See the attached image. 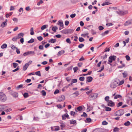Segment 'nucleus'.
I'll return each mask as SVG.
<instances>
[{
  "instance_id": "obj_46",
  "label": "nucleus",
  "mask_w": 132,
  "mask_h": 132,
  "mask_svg": "<svg viewBox=\"0 0 132 132\" xmlns=\"http://www.w3.org/2000/svg\"><path fill=\"white\" fill-rule=\"evenodd\" d=\"M109 96H106L105 98V100L106 101L109 102Z\"/></svg>"
},
{
  "instance_id": "obj_16",
  "label": "nucleus",
  "mask_w": 132,
  "mask_h": 132,
  "mask_svg": "<svg viewBox=\"0 0 132 132\" xmlns=\"http://www.w3.org/2000/svg\"><path fill=\"white\" fill-rule=\"evenodd\" d=\"M5 106L3 105H0V112L2 111L5 109Z\"/></svg>"
},
{
  "instance_id": "obj_36",
  "label": "nucleus",
  "mask_w": 132,
  "mask_h": 132,
  "mask_svg": "<svg viewBox=\"0 0 132 132\" xmlns=\"http://www.w3.org/2000/svg\"><path fill=\"white\" fill-rule=\"evenodd\" d=\"M82 108L81 106L78 107L77 108V110L79 111H81L82 110Z\"/></svg>"
},
{
  "instance_id": "obj_60",
  "label": "nucleus",
  "mask_w": 132,
  "mask_h": 132,
  "mask_svg": "<svg viewBox=\"0 0 132 132\" xmlns=\"http://www.w3.org/2000/svg\"><path fill=\"white\" fill-rule=\"evenodd\" d=\"M106 26H110L113 25V24L112 23H106Z\"/></svg>"
},
{
  "instance_id": "obj_45",
  "label": "nucleus",
  "mask_w": 132,
  "mask_h": 132,
  "mask_svg": "<svg viewBox=\"0 0 132 132\" xmlns=\"http://www.w3.org/2000/svg\"><path fill=\"white\" fill-rule=\"evenodd\" d=\"M84 46V45L83 44H79L78 46V47L79 48H82Z\"/></svg>"
},
{
  "instance_id": "obj_34",
  "label": "nucleus",
  "mask_w": 132,
  "mask_h": 132,
  "mask_svg": "<svg viewBox=\"0 0 132 132\" xmlns=\"http://www.w3.org/2000/svg\"><path fill=\"white\" fill-rule=\"evenodd\" d=\"M35 73L36 75L38 76H41L40 71H38L36 72Z\"/></svg>"
},
{
  "instance_id": "obj_25",
  "label": "nucleus",
  "mask_w": 132,
  "mask_h": 132,
  "mask_svg": "<svg viewBox=\"0 0 132 132\" xmlns=\"http://www.w3.org/2000/svg\"><path fill=\"white\" fill-rule=\"evenodd\" d=\"M111 4L109 2H107L103 3L102 4V6H105L106 5H108Z\"/></svg>"
},
{
  "instance_id": "obj_52",
  "label": "nucleus",
  "mask_w": 132,
  "mask_h": 132,
  "mask_svg": "<svg viewBox=\"0 0 132 132\" xmlns=\"http://www.w3.org/2000/svg\"><path fill=\"white\" fill-rule=\"evenodd\" d=\"M81 116L86 117L87 116V114L85 112H84L83 113V114L81 115Z\"/></svg>"
},
{
  "instance_id": "obj_47",
  "label": "nucleus",
  "mask_w": 132,
  "mask_h": 132,
  "mask_svg": "<svg viewBox=\"0 0 132 132\" xmlns=\"http://www.w3.org/2000/svg\"><path fill=\"white\" fill-rule=\"evenodd\" d=\"M54 127H56L55 129V131H58L60 130L59 127L58 126H54Z\"/></svg>"
},
{
  "instance_id": "obj_13",
  "label": "nucleus",
  "mask_w": 132,
  "mask_h": 132,
  "mask_svg": "<svg viewBox=\"0 0 132 132\" xmlns=\"http://www.w3.org/2000/svg\"><path fill=\"white\" fill-rule=\"evenodd\" d=\"M65 52L64 50H62L61 51H59L57 53V55L58 56H60L61 55L63 54Z\"/></svg>"
},
{
  "instance_id": "obj_53",
  "label": "nucleus",
  "mask_w": 132,
  "mask_h": 132,
  "mask_svg": "<svg viewBox=\"0 0 132 132\" xmlns=\"http://www.w3.org/2000/svg\"><path fill=\"white\" fill-rule=\"evenodd\" d=\"M122 104V102H120L117 104V106L119 107L120 106H121Z\"/></svg>"
},
{
  "instance_id": "obj_44",
  "label": "nucleus",
  "mask_w": 132,
  "mask_h": 132,
  "mask_svg": "<svg viewBox=\"0 0 132 132\" xmlns=\"http://www.w3.org/2000/svg\"><path fill=\"white\" fill-rule=\"evenodd\" d=\"M85 78L84 77H80L79 78V80L81 81H83L84 80Z\"/></svg>"
},
{
  "instance_id": "obj_20",
  "label": "nucleus",
  "mask_w": 132,
  "mask_h": 132,
  "mask_svg": "<svg viewBox=\"0 0 132 132\" xmlns=\"http://www.w3.org/2000/svg\"><path fill=\"white\" fill-rule=\"evenodd\" d=\"M56 42V39H50L49 41V43H55Z\"/></svg>"
},
{
  "instance_id": "obj_33",
  "label": "nucleus",
  "mask_w": 132,
  "mask_h": 132,
  "mask_svg": "<svg viewBox=\"0 0 132 132\" xmlns=\"http://www.w3.org/2000/svg\"><path fill=\"white\" fill-rule=\"evenodd\" d=\"M72 95H75V97H76L77 96H78L79 95V92L78 91H76L74 93H73L72 94Z\"/></svg>"
},
{
  "instance_id": "obj_19",
  "label": "nucleus",
  "mask_w": 132,
  "mask_h": 132,
  "mask_svg": "<svg viewBox=\"0 0 132 132\" xmlns=\"http://www.w3.org/2000/svg\"><path fill=\"white\" fill-rule=\"evenodd\" d=\"M7 45L6 44H4L1 46V48L2 49H4L7 48Z\"/></svg>"
},
{
  "instance_id": "obj_12",
  "label": "nucleus",
  "mask_w": 132,
  "mask_h": 132,
  "mask_svg": "<svg viewBox=\"0 0 132 132\" xmlns=\"http://www.w3.org/2000/svg\"><path fill=\"white\" fill-rule=\"evenodd\" d=\"M24 35V34L22 32H21L17 36L18 38L19 39L20 38H21L22 37H23Z\"/></svg>"
},
{
  "instance_id": "obj_42",
  "label": "nucleus",
  "mask_w": 132,
  "mask_h": 132,
  "mask_svg": "<svg viewBox=\"0 0 132 132\" xmlns=\"http://www.w3.org/2000/svg\"><path fill=\"white\" fill-rule=\"evenodd\" d=\"M14 68H15L18 65V64L16 63H13L12 64Z\"/></svg>"
},
{
  "instance_id": "obj_1",
  "label": "nucleus",
  "mask_w": 132,
  "mask_h": 132,
  "mask_svg": "<svg viewBox=\"0 0 132 132\" xmlns=\"http://www.w3.org/2000/svg\"><path fill=\"white\" fill-rule=\"evenodd\" d=\"M7 100V97L5 94L3 92H0V100L2 102H4Z\"/></svg>"
},
{
  "instance_id": "obj_6",
  "label": "nucleus",
  "mask_w": 132,
  "mask_h": 132,
  "mask_svg": "<svg viewBox=\"0 0 132 132\" xmlns=\"http://www.w3.org/2000/svg\"><path fill=\"white\" fill-rule=\"evenodd\" d=\"M116 12L117 14L120 15H122L127 14L128 13V12L127 11H121L119 10L118 11H117Z\"/></svg>"
},
{
  "instance_id": "obj_3",
  "label": "nucleus",
  "mask_w": 132,
  "mask_h": 132,
  "mask_svg": "<svg viewBox=\"0 0 132 132\" xmlns=\"http://www.w3.org/2000/svg\"><path fill=\"white\" fill-rule=\"evenodd\" d=\"M116 58V56L114 55H112L110 56L109 57L108 62V63L110 65H111L110 63L112 62L113 61H115Z\"/></svg>"
},
{
  "instance_id": "obj_21",
  "label": "nucleus",
  "mask_w": 132,
  "mask_h": 132,
  "mask_svg": "<svg viewBox=\"0 0 132 132\" xmlns=\"http://www.w3.org/2000/svg\"><path fill=\"white\" fill-rule=\"evenodd\" d=\"M122 74L123 77L125 78L126 77L128 76V74L127 72L125 71H124V72L122 73Z\"/></svg>"
},
{
  "instance_id": "obj_26",
  "label": "nucleus",
  "mask_w": 132,
  "mask_h": 132,
  "mask_svg": "<svg viewBox=\"0 0 132 132\" xmlns=\"http://www.w3.org/2000/svg\"><path fill=\"white\" fill-rule=\"evenodd\" d=\"M57 29L58 28L56 26L53 27L52 28V30L54 32H56V30H57Z\"/></svg>"
},
{
  "instance_id": "obj_30",
  "label": "nucleus",
  "mask_w": 132,
  "mask_h": 132,
  "mask_svg": "<svg viewBox=\"0 0 132 132\" xmlns=\"http://www.w3.org/2000/svg\"><path fill=\"white\" fill-rule=\"evenodd\" d=\"M130 124V122L129 121H127L126 122H125L124 125H125L127 126L129 125Z\"/></svg>"
},
{
  "instance_id": "obj_31",
  "label": "nucleus",
  "mask_w": 132,
  "mask_h": 132,
  "mask_svg": "<svg viewBox=\"0 0 132 132\" xmlns=\"http://www.w3.org/2000/svg\"><path fill=\"white\" fill-rule=\"evenodd\" d=\"M105 110L106 111H110L111 110V108L108 107H105Z\"/></svg>"
},
{
  "instance_id": "obj_38",
  "label": "nucleus",
  "mask_w": 132,
  "mask_h": 132,
  "mask_svg": "<svg viewBox=\"0 0 132 132\" xmlns=\"http://www.w3.org/2000/svg\"><path fill=\"white\" fill-rule=\"evenodd\" d=\"M88 35V32L87 33L85 34H82L81 35V36L83 37H85L86 36H87Z\"/></svg>"
},
{
  "instance_id": "obj_8",
  "label": "nucleus",
  "mask_w": 132,
  "mask_h": 132,
  "mask_svg": "<svg viewBox=\"0 0 132 132\" xmlns=\"http://www.w3.org/2000/svg\"><path fill=\"white\" fill-rule=\"evenodd\" d=\"M115 105L114 103L111 100H109L108 103V105L111 107H113Z\"/></svg>"
},
{
  "instance_id": "obj_58",
  "label": "nucleus",
  "mask_w": 132,
  "mask_h": 132,
  "mask_svg": "<svg viewBox=\"0 0 132 132\" xmlns=\"http://www.w3.org/2000/svg\"><path fill=\"white\" fill-rule=\"evenodd\" d=\"M102 124L103 125H106L108 124V122L105 121H104L102 122Z\"/></svg>"
},
{
  "instance_id": "obj_64",
  "label": "nucleus",
  "mask_w": 132,
  "mask_h": 132,
  "mask_svg": "<svg viewBox=\"0 0 132 132\" xmlns=\"http://www.w3.org/2000/svg\"><path fill=\"white\" fill-rule=\"evenodd\" d=\"M98 29L100 30H101L104 29V27L102 26H100L98 27Z\"/></svg>"
},
{
  "instance_id": "obj_23",
  "label": "nucleus",
  "mask_w": 132,
  "mask_h": 132,
  "mask_svg": "<svg viewBox=\"0 0 132 132\" xmlns=\"http://www.w3.org/2000/svg\"><path fill=\"white\" fill-rule=\"evenodd\" d=\"M109 31L108 30H106L104 32L101 34V35L102 36H104L105 35L108 34L109 33Z\"/></svg>"
},
{
  "instance_id": "obj_57",
  "label": "nucleus",
  "mask_w": 132,
  "mask_h": 132,
  "mask_svg": "<svg viewBox=\"0 0 132 132\" xmlns=\"http://www.w3.org/2000/svg\"><path fill=\"white\" fill-rule=\"evenodd\" d=\"M125 57L127 61H129L130 60V57L128 55H126Z\"/></svg>"
},
{
  "instance_id": "obj_49",
  "label": "nucleus",
  "mask_w": 132,
  "mask_h": 132,
  "mask_svg": "<svg viewBox=\"0 0 132 132\" xmlns=\"http://www.w3.org/2000/svg\"><path fill=\"white\" fill-rule=\"evenodd\" d=\"M39 41H41L43 39V37L41 36L38 37H37Z\"/></svg>"
},
{
  "instance_id": "obj_63",
  "label": "nucleus",
  "mask_w": 132,
  "mask_h": 132,
  "mask_svg": "<svg viewBox=\"0 0 132 132\" xmlns=\"http://www.w3.org/2000/svg\"><path fill=\"white\" fill-rule=\"evenodd\" d=\"M66 80L68 81L69 82L71 80V79L70 77H68L66 78Z\"/></svg>"
},
{
  "instance_id": "obj_61",
  "label": "nucleus",
  "mask_w": 132,
  "mask_h": 132,
  "mask_svg": "<svg viewBox=\"0 0 132 132\" xmlns=\"http://www.w3.org/2000/svg\"><path fill=\"white\" fill-rule=\"evenodd\" d=\"M43 1L42 0H41L39 1V2H38L37 3V5L38 6H39L40 4H42L43 3Z\"/></svg>"
},
{
  "instance_id": "obj_55",
  "label": "nucleus",
  "mask_w": 132,
  "mask_h": 132,
  "mask_svg": "<svg viewBox=\"0 0 132 132\" xmlns=\"http://www.w3.org/2000/svg\"><path fill=\"white\" fill-rule=\"evenodd\" d=\"M73 70L75 72H76L78 70V68L77 67H75L73 68Z\"/></svg>"
},
{
  "instance_id": "obj_43",
  "label": "nucleus",
  "mask_w": 132,
  "mask_h": 132,
  "mask_svg": "<svg viewBox=\"0 0 132 132\" xmlns=\"http://www.w3.org/2000/svg\"><path fill=\"white\" fill-rule=\"evenodd\" d=\"M119 130V128L117 127H115L113 129V131L114 132H117Z\"/></svg>"
},
{
  "instance_id": "obj_48",
  "label": "nucleus",
  "mask_w": 132,
  "mask_h": 132,
  "mask_svg": "<svg viewBox=\"0 0 132 132\" xmlns=\"http://www.w3.org/2000/svg\"><path fill=\"white\" fill-rule=\"evenodd\" d=\"M18 39L17 37V36L14 37L12 39V40L14 41L15 42L17 40V39Z\"/></svg>"
},
{
  "instance_id": "obj_29",
  "label": "nucleus",
  "mask_w": 132,
  "mask_h": 132,
  "mask_svg": "<svg viewBox=\"0 0 132 132\" xmlns=\"http://www.w3.org/2000/svg\"><path fill=\"white\" fill-rule=\"evenodd\" d=\"M76 122V121L74 120H70V123L71 124H74Z\"/></svg>"
},
{
  "instance_id": "obj_18",
  "label": "nucleus",
  "mask_w": 132,
  "mask_h": 132,
  "mask_svg": "<svg viewBox=\"0 0 132 132\" xmlns=\"http://www.w3.org/2000/svg\"><path fill=\"white\" fill-rule=\"evenodd\" d=\"M58 24L61 27H62L63 26V23L61 22L60 21H58Z\"/></svg>"
},
{
  "instance_id": "obj_5",
  "label": "nucleus",
  "mask_w": 132,
  "mask_h": 132,
  "mask_svg": "<svg viewBox=\"0 0 132 132\" xmlns=\"http://www.w3.org/2000/svg\"><path fill=\"white\" fill-rule=\"evenodd\" d=\"M124 114V111L122 110L117 111L116 112V116H120Z\"/></svg>"
},
{
  "instance_id": "obj_2",
  "label": "nucleus",
  "mask_w": 132,
  "mask_h": 132,
  "mask_svg": "<svg viewBox=\"0 0 132 132\" xmlns=\"http://www.w3.org/2000/svg\"><path fill=\"white\" fill-rule=\"evenodd\" d=\"M73 29H64L61 31V32L64 34H67L71 33L73 32Z\"/></svg>"
},
{
  "instance_id": "obj_10",
  "label": "nucleus",
  "mask_w": 132,
  "mask_h": 132,
  "mask_svg": "<svg viewBox=\"0 0 132 132\" xmlns=\"http://www.w3.org/2000/svg\"><path fill=\"white\" fill-rule=\"evenodd\" d=\"M117 82L115 81L114 82L111 83L110 85V87L112 88H114L116 87Z\"/></svg>"
},
{
  "instance_id": "obj_62",
  "label": "nucleus",
  "mask_w": 132,
  "mask_h": 132,
  "mask_svg": "<svg viewBox=\"0 0 132 132\" xmlns=\"http://www.w3.org/2000/svg\"><path fill=\"white\" fill-rule=\"evenodd\" d=\"M59 91L58 89H56L55 90L54 92V93L55 94H56L58 93H59Z\"/></svg>"
},
{
  "instance_id": "obj_32",
  "label": "nucleus",
  "mask_w": 132,
  "mask_h": 132,
  "mask_svg": "<svg viewBox=\"0 0 132 132\" xmlns=\"http://www.w3.org/2000/svg\"><path fill=\"white\" fill-rule=\"evenodd\" d=\"M79 40L80 42H82L85 41V39L82 37H79Z\"/></svg>"
},
{
  "instance_id": "obj_7",
  "label": "nucleus",
  "mask_w": 132,
  "mask_h": 132,
  "mask_svg": "<svg viewBox=\"0 0 132 132\" xmlns=\"http://www.w3.org/2000/svg\"><path fill=\"white\" fill-rule=\"evenodd\" d=\"M35 54L34 51H28L24 53H23V55L24 56H26L28 55L32 54V55H34Z\"/></svg>"
},
{
  "instance_id": "obj_14",
  "label": "nucleus",
  "mask_w": 132,
  "mask_h": 132,
  "mask_svg": "<svg viewBox=\"0 0 132 132\" xmlns=\"http://www.w3.org/2000/svg\"><path fill=\"white\" fill-rule=\"evenodd\" d=\"M93 78L90 76L87 77V82H91Z\"/></svg>"
},
{
  "instance_id": "obj_56",
  "label": "nucleus",
  "mask_w": 132,
  "mask_h": 132,
  "mask_svg": "<svg viewBox=\"0 0 132 132\" xmlns=\"http://www.w3.org/2000/svg\"><path fill=\"white\" fill-rule=\"evenodd\" d=\"M66 41V42L70 44L71 43L70 39L69 38L67 39Z\"/></svg>"
},
{
  "instance_id": "obj_35",
  "label": "nucleus",
  "mask_w": 132,
  "mask_h": 132,
  "mask_svg": "<svg viewBox=\"0 0 132 132\" xmlns=\"http://www.w3.org/2000/svg\"><path fill=\"white\" fill-rule=\"evenodd\" d=\"M34 40L33 38H31L30 40L28 41V43H30L34 42Z\"/></svg>"
},
{
  "instance_id": "obj_4",
  "label": "nucleus",
  "mask_w": 132,
  "mask_h": 132,
  "mask_svg": "<svg viewBox=\"0 0 132 132\" xmlns=\"http://www.w3.org/2000/svg\"><path fill=\"white\" fill-rule=\"evenodd\" d=\"M65 99V96L63 95H61L59 96L57 98V102H61L63 101Z\"/></svg>"
},
{
  "instance_id": "obj_28",
  "label": "nucleus",
  "mask_w": 132,
  "mask_h": 132,
  "mask_svg": "<svg viewBox=\"0 0 132 132\" xmlns=\"http://www.w3.org/2000/svg\"><path fill=\"white\" fill-rule=\"evenodd\" d=\"M33 30L34 29L33 27L31 28L30 29V34L31 35H33L34 34V32Z\"/></svg>"
},
{
  "instance_id": "obj_24",
  "label": "nucleus",
  "mask_w": 132,
  "mask_h": 132,
  "mask_svg": "<svg viewBox=\"0 0 132 132\" xmlns=\"http://www.w3.org/2000/svg\"><path fill=\"white\" fill-rule=\"evenodd\" d=\"M6 22L4 21L2 23V24H1V26L3 28L6 26Z\"/></svg>"
},
{
  "instance_id": "obj_22",
  "label": "nucleus",
  "mask_w": 132,
  "mask_h": 132,
  "mask_svg": "<svg viewBox=\"0 0 132 132\" xmlns=\"http://www.w3.org/2000/svg\"><path fill=\"white\" fill-rule=\"evenodd\" d=\"M61 125H60V127L61 128L62 130H63V128L65 127V125L64 123H60Z\"/></svg>"
},
{
  "instance_id": "obj_41",
  "label": "nucleus",
  "mask_w": 132,
  "mask_h": 132,
  "mask_svg": "<svg viewBox=\"0 0 132 132\" xmlns=\"http://www.w3.org/2000/svg\"><path fill=\"white\" fill-rule=\"evenodd\" d=\"M86 122H91V119L90 118H87L86 119Z\"/></svg>"
},
{
  "instance_id": "obj_39",
  "label": "nucleus",
  "mask_w": 132,
  "mask_h": 132,
  "mask_svg": "<svg viewBox=\"0 0 132 132\" xmlns=\"http://www.w3.org/2000/svg\"><path fill=\"white\" fill-rule=\"evenodd\" d=\"M41 92L43 96H45L46 95V93L45 90H42Z\"/></svg>"
},
{
  "instance_id": "obj_11",
  "label": "nucleus",
  "mask_w": 132,
  "mask_h": 132,
  "mask_svg": "<svg viewBox=\"0 0 132 132\" xmlns=\"http://www.w3.org/2000/svg\"><path fill=\"white\" fill-rule=\"evenodd\" d=\"M12 95L14 97L16 98L18 97V93L16 92H12L11 93Z\"/></svg>"
},
{
  "instance_id": "obj_40",
  "label": "nucleus",
  "mask_w": 132,
  "mask_h": 132,
  "mask_svg": "<svg viewBox=\"0 0 132 132\" xmlns=\"http://www.w3.org/2000/svg\"><path fill=\"white\" fill-rule=\"evenodd\" d=\"M23 95L24 96V97L25 98H27L29 96L28 94L27 93H24L23 94Z\"/></svg>"
},
{
  "instance_id": "obj_54",
  "label": "nucleus",
  "mask_w": 132,
  "mask_h": 132,
  "mask_svg": "<svg viewBox=\"0 0 132 132\" xmlns=\"http://www.w3.org/2000/svg\"><path fill=\"white\" fill-rule=\"evenodd\" d=\"M39 48L40 50H43V49L44 46L43 45H40L39 46Z\"/></svg>"
},
{
  "instance_id": "obj_51",
  "label": "nucleus",
  "mask_w": 132,
  "mask_h": 132,
  "mask_svg": "<svg viewBox=\"0 0 132 132\" xmlns=\"http://www.w3.org/2000/svg\"><path fill=\"white\" fill-rule=\"evenodd\" d=\"M70 114L71 116H75V112L73 111H71L70 113Z\"/></svg>"
},
{
  "instance_id": "obj_59",
  "label": "nucleus",
  "mask_w": 132,
  "mask_h": 132,
  "mask_svg": "<svg viewBox=\"0 0 132 132\" xmlns=\"http://www.w3.org/2000/svg\"><path fill=\"white\" fill-rule=\"evenodd\" d=\"M124 82V80H122L121 81H120L119 83V85H121L122 84H123Z\"/></svg>"
},
{
  "instance_id": "obj_9",
  "label": "nucleus",
  "mask_w": 132,
  "mask_h": 132,
  "mask_svg": "<svg viewBox=\"0 0 132 132\" xmlns=\"http://www.w3.org/2000/svg\"><path fill=\"white\" fill-rule=\"evenodd\" d=\"M132 23V20H128L126 21L124 24L125 26H127Z\"/></svg>"
},
{
  "instance_id": "obj_37",
  "label": "nucleus",
  "mask_w": 132,
  "mask_h": 132,
  "mask_svg": "<svg viewBox=\"0 0 132 132\" xmlns=\"http://www.w3.org/2000/svg\"><path fill=\"white\" fill-rule=\"evenodd\" d=\"M47 25H43L41 27V29L42 30H43L45 29L47 27Z\"/></svg>"
},
{
  "instance_id": "obj_27",
  "label": "nucleus",
  "mask_w": 132,
  "mask_h": 132,
  "mask_svg": "<svg viewBox=\"0 0 132 132\" xmlns=\"http://www.w3.org/2000/svg\"><path fill=\"white\" fill-rule=\"evenodd\" d=\"M122 97L120 95H116L114 97V99H117L121 97Z\"/></svg>"
},
{
  "instance_id": "obj_15",
  "label": "nucleus",
  "mask_w": 132,
  "mask_h": 132,
  "mask_svg": "<svg viewBox=\"0 0 132 132\" xmlns=\"http://www.w3.org/2000/svg\"><path fill=\"white\" fill-rule=\"evenodd\" d=\"M98 96V94H97L95 93L94 94V95H92L91 97L93 99H95Z\"/></svg>"
},
{
  "instance_id": "obj_17",
  "label": "nucleus",
  "mask_w": 132,
  "mask_h": 132,
  "mask_svg": "<svg viewBox=\"0 0 132 132\" xmlns=\"http://www.w3.org/2000/svg\"><path fill=\"white\" fill-rule=\"evenodd\" d=\"M28 67V66L26 64H25L23 67V70L24 71L26 70L27 69Z\"/></svg>"
},
{
  "instance_id": "obj_50",
  "label": "nucleus",
  "mask_w": 132,
  "mask_h": 132,
  "mask_svg": "<svg viewBox=\"0 0 132 132\" xmlns=\"http://www.w3.org/2000/svg\"><path fill=\"white\" fill-rule=\"evenodd\" d=\"M77 80L76 79H73L72 80V83H74L77 82Z\"/></svg>"
}]
</instances>
